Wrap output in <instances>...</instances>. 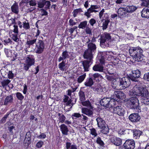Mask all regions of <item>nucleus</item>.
<instances>
[{
    "label": "nucleus",
    "mask_w": 149,
    "mask_h": 149,
    "mask_svg": "<svg viewBox=\"0 0 149 149\" xmlns=\"http://www.w3.org/2000/svg\"><path fill=\"white\" fill-rule=\"evenodd\" d=\"M143 79L149 81V72L146 73L144 74Z\"/></svg>",
    "instance_id": "nucleus-61"
},
{
    "label": "nucleus",
    "mask_w": 149,
    "mask_h": 149,
    "mask_svg": "<svg viewBox=\"0 0 149 149\" xmlns=\"http://www.w3.org/2000/svg\"><path fill=\"white\" fill-rule=\"evenodd\" d=\"M99 8V6L97 5H91L90 7L87 10V11L84 13V15L87 17L88 18L90 17L91 15V13L93 12L96 13L98 12V10L95 9Z\"/></svg>",
    "instance_id": "nucleus-13"
},
{
    "label": "nucleus",
    "mask_w": 149,
    "mask_h": 149,
    "mask_svg": "<svg viewBox=\"0 0 149 149\" xmlns=\"http://www.w3.org/2000/svg\"><path fill=\"white\" fill-rule=\"evenodd\" d=\"M129 119L132 122H136L140 120V117L138 113H133L130 115L129 117Z\"/></svg>",
    "instance_id": "nucleus-19"
},
{
    "label": "nucleus",
    "mask_w": 149,
    "mask_h": 149,
    "mask_svg": "<svg viewBox=\"0 0 149 149\" xmlns=\"http://www.w3.org/2000/svg\"><path fill=\"white\" fill-rule=\"evenodd\" d=\"M8 76V78L9 79H13L14 77V74L11 71H9L8 72H7Z\"/></svg>",
    "instance_id": "nucleus-53"
},
{
    "label": "nucleus",
    "mask_w": 149,
    "mask_h": 149,
    "mask_svg": "<svg viewBox=\"0 0 149 149\" xmlns=\"http://www.w3.org/2000/svg\"><path fill=\"white\" fill-rule=\"evenodd\" d=\"M35 62L34 56L32 55H28L26 58L25 62L23 64V69L26 71L28 70L29 68L34 64Z\"/></svg>",
    "instance_id": "nucleus-5"
},
{
    "label": "nucleus",
    "mask_w": 149,
    "mask_h": 149,
    "mask_svg": "<svg viewBox=\"0 0 149 149\" xmlns=\"http://www.w3.org/2000/svg\"><path fill=\"white\" fill-rule=\"evenodd\" d=\"M127 13H132L134 11L137 9V7L134 6H128L125 8Z\"/></svg>",
    "instance_id": "nucleus-35"
},
{
    "label": "nucleus",
    "mask_w": 149,
    "mask_h": 149,
    "mask_svg": "<svg viewBox=\"0 0 149 149\" xmlns=\"http://www.w3.org/2000/svg\"><path fill=\"white\" fill-rule=\"evenodd\" d=\"M82 11L81 9L80 8L75 9L72 13L73 14L74 17H76L79 13L82 12Z\"/></svg>",
    "instance_id": "nucleus-49"
},
{
    "label": "nucleus",
    "mask_w": 149,
    "mask_h": 149,
    "mask_svg": "<svg viewBox=\"0 0 149 149\" xmlns=\"http://www.w3.org/2000/svg\"><path fill=\"white\" fill-rule=\"evenodd\" d=\"M70 52L66 50L63 51L61 56H60L58 59V61L60 62L62 61H64L65 59L69 58L70 57Z\"/></svg>",
    "instance_id": "nucleus-18"
},
{
    "label": "nucleus",
    "mask_w": 149,
    "mask_h": 149,
    "mask_svg": "<svg viewBox=\"0 0 149 149\" xmlns=\"http://www.w3.org/2000/svg\"><path fill=\"white\" fill-rule=\"evenodd\" d=\"M37 4L38 7L40 8H42L45 6V8L46 9H49L51 5L50 2L46 0H39Z\"/></svg>",
    "instance_id": "nucleus-12"
},
{
    "label": "nucleus",
    "mask_w": 149,
    "mask_h": 149,
    "mask_svg": "<svg viewBox=\"0 0 149 149\" xmlns=\"http://www.w3.org/2000/svg\"><path fill=\"white\" fill-rule=\"evenodd\" d=\"M23 27L25 30H28L30 28L29 24L27 20L23 22Z\"/></svg>",
    "instance_id": "nucleus-47"
},
{
    "label": "nucleus",
    "mask_w": 149,
    "mask_h": 149,
    "mask_svg": "<svg viewBox=\"0 0 149 149\" xmlns=\"http://www.w3.org/2000/svg\"><path fill=\"white\" fill-rule=\"evenodd\" d=\"M118 79L116 78V79L112 83L111 86L115 89H121L120 88V85Z\"/></svg>",
    "instance_id": "nucleus-24"
},
{
    "label": "nucleus",
    "mask_w": 149,
    "mask_h": 149,
    "mask_svg": "<svg viewBox=\"0 0 149 149\" xmlns=\"http://www.w3.org/2000/svg\"><path fill=\"white\" fill-rule=\"evenodd\" d=\"M60 127L62 134L66 135H67L69 130L67 126L64 124H62L61 125Z\"/></svg>",
    "instance_id": "nucleus-28"
},
{
    "label": "nucleus",
    "mask_w": 149,
    "mask_h": 149,
    "mask_svg": "<svg viewBox=\"0 0 149 149\" xmlns=\"http://www.w3.org/2000/svg\"><path fill=\"white\" fill-rule=\"evenodd\" d=\"M82 104L84 106L87 107L90 109L93 108V107L89 101L82 102Z\"/></svg>",
    "instance_id": "nucleus-44"
},
{
    "label": "nucleus",
    "mask_w": 149,
    "mask_h": 149,
    "mask_svg": "<svg viewBox=\"0 0 149 149\" xmlns=\"http://www.w3.org/2000/svg\"><path fill=\"white\" fill-rule=\"evenodd\" d=\"M11 112H7L6 114L0 120V123L3 124L6 122L7 119L9 115L10 114Z\"/></svg>",
    "instance_id": "nucleus-40"
},
{
    "label": "nucleus",
    "mask_w": 149,
    "mask_h": 149,
    "mask_svg": "<svg viewBox=\"0 0 149 149\" xmlns=\"http://www.w3.org/2000/svg\"><path fill=\"white\" fill-rule=\"evenodd\" d=\"M79 94L80 100L81 101L84 100H85V97L84 92L80 90Z\"/></svg>",
    "instance_id": "nucleus-46"
},
{
    "label": "nucleus",
    "mask_w": 149,
    "mask_h": 149,
    "mask_svg": "<svg viewBox=\"0 0 149 149\" xmlns=\"http://www.w3.org/2000/svg\"><path fill=\"white\" fill-rule=\"evenodd\" d=\"M110 141L111 143L116 146H119L122 143V141L121 139L116 137L113 136L111 138Z\"/></svg>",
    "instance_id": "nucleus-20"
},
{
    "label": "nucleus",
    "mask_w": 149,
    "mask_h": 149,
    "mask_svg": "<svg viewBox=\"0 0 149 149\" xmlns=\"http://www.w3.org/2000/svg\"><path fill=\"white\" fill-rule=\"evenodd\" d=\"M86 73H85L78 77L77 81L78 83H80L84 80L86 77Z\"/></svg>",
    "instance_id": "nucleus-41"
},
{
    "label": "nucleus",
    "mask_w": 149,
    "mask_h": 149,
    "mask_svg": "<svg viewBox=\"0 0 149 149\" xmlns=\"http://www.w3.org/2000/svg\"><path fill=\"white\" fill-rule=\"evenodd\" d=\"M90 77L92 78L93 80L97 81L99 80V78L102 79V76L101 74L98 73H95L93 74H91L90 76Z\"/></svg>",
    "instance_id": "nucleus-34"
},
{
    "label": "nucleus",
    "mask_w": 149,
    "mask_h": 149,
    "mask_svg": "<svg viewBox=\"0 0 149 149\" xmlns=\"http://www.w3.org/2000/svg\"><path fill=\"white\" fill-rule=\"evenodd\" d=\"M143 4L145 6H147L149 5V0H142Z\"/></svg>",
    "instance_id": "nucleus-64"
},
{
    "label": "nucleus",
    "mask_w": 149,
    "mask_h": 149,
    "mask_svg": "<svg viewBox=\"0 0 149 149\" xmlns=\"http://www.w3.org/2000/svg\"><path fill=\"white\" fill-rule=\"evenodd\" d=\"M18 33H14L10 35V36L12 39L16 42L19 41V39L18 37Z\"/></svg>",
    "instance_id": "nucleus-39"
},
{
    "label": "nucleus",
    "mask_w": 149,
    "mask_h": 149,
    "mask_svg": "<svg viewBox=\"0 0 149 149\" xmlns=\"http://www.w3.org/2000/svg\"><path fill=\"white\" fill-rule=\"evenodd\" d=\"M96 22V20L93 18L91 19L89 21L90 25L92 26H93Z\"/></svg>",
    "instance_id": "nucleus-60"
},
{
    "label": "nucleus",
    "mask_w": 149,
    "mask_h": 149,
    "mask_svg": "<svg viewBox=\"0 0 149 149\" xmlns=\"http://www.w3.org/2000/svg\"><path fill=\"white\" fill-rule=\"evenodd\" d=\"M117 13L119 17L123 18L126 16L127 12L125 8H120L118 9Z\"/></svg>",
    "instance_id": "nucleus-22"
},
{
    "label": "nucleus",
    "mask_w": 149,
    "mask_h": 149,
    "mask_svg": "<svg viewBox=\"0 0 149 149\" xmlns=\"http://www.w3.org/2000/svg\"><path fill=\"white\" fill-rule=\"evenodd\" d=\"M133 136L136 139L139 138L142 133V132L139 130H133Z\"/></svg>",
    "instance_id": "nucleus-36"
},
{
    "label": "nucleus",
    "mask_w": 149,
    "mask_h": 149,
    "mask_svg": "<svg viewBox=\"0 0 149 149\" xmlns=\"http://www.w3.org/2000/svg\"><path fill=\"white\" fill-rule=\"evenodd\" d=\"M99 40L100 46L103 48L110 47L113 44L110 34L106 32L101 35Z\"/></svg>",
    "instance_id": "nucleus-2"
},
{
    "label": "nucleus",
    "mask_w": 149,
    "mask_h": 149,
    "mask_svg": "<svg viewBox=\"0 0 149 149\" xmlns=\"http://www.w3.org/2000/svg\"><path fill=\"white\" fill-rule=\"evenodd\" d=\"M124 144L127 149H134L135 147V142L133 140L127 139Z\"/></svg>",
    "instance_id": "nucleus-17"
},
{
    "label": "nucleus",
    "mask_w": 149,
    "mask_h": 149,
    "mask_svg": "<svg viewBox=\"0 0 149 149\" xmlns=\"http://www.w3.org/2000/svg\"><path fill=\"white\" fill-rule=\"evenodd\" d=\"M31 134L30 131H29L27 132L24 140V142L28 145L30 144L31 142Z\"/></svg>",
    "instance_id": "nucleus-29"
},
{
    "label": "nucleus",
    "mask_w": 149,
    "mask_h": 149,
    "mask_svg": "<svg viewBox=\"0 0 149 149\" xmlns=\"http://www.w3.org/2000/svg\"><path fill=\"white\" fill-rule=\"evenodd\" d=\"M4 52L7 57H9L11 55V53L10 49H5Z\"/></svg>",
    "instance_id": "nucleus-55"
},
{
    "label": "nucleus",
    "mask_w": 149,
    "mask_h": 149,
    "mask_svg": "<svg viewBox=\"0 0 149 149\" xmlns=\"http://www.w3.org/2000/svg\"><path fill=\"white\" fill-rule=\"evenodd\" d=\"M43 142L42 141H39L36 144V147L38 148H41L43 144Z\"/></svg>",
    "instance_id": "nucleus-63"
},
{
    "label": "nucleus",
    "mask_w": 149,
    "mask_h": 149,
    "mask_svg": "<svg viewBox=\"0 0 149 149\" xmlns=\"http://www.w3.org/2000/svg\"><path fill=\"white\" fill-rule=\"evenodd\" d=\"M96 143L102 146H103L104 145V144L103 141L101 140V138L99 136H98L97 138Z\"/></svg>",
    "instance_id": "nucleus-48"
},
{
    "label": "nucleus",
    "mask_w": 149,
    "mask_h": 149,
    "mask_svg": "<svg viewBox=\"0 0 149 149\" xmlns=\"http://www.w3.org/2000/svg\"><path fill=\"white\" fill-rule=\"evenodd\" d=\"M140 76V71L137 70H136L132 71L131 73L130 74L129 76L130 79L132 81L137 82L138 81V78Z\"/></svg>",
    "instance_id": "nucleus-10"
},
{
    "label": "nucleus",
    "mask_w": 149,
    "mask_h": 149,
    "mask_svg": "<svg viewBox=\"0 0 149 149\" xmlns=\"http://www.w3.org/2000/svg\"><path fill=\"white\" fill-rule=\"evenodd\" d=\"M93 70L95 71L102 72L104 70V67L102 64H96L93 67Z\"/></svg>",
    "instance_id": "nucleus-26"
},
{
    "label": "nucleus",
    "mask_w": 149,
    "mask_h": 149,
    "mask_svg": "<svg viewBox=\"0 0 149 149\" xmlns=\"http://www.w3.org/2000/svg\"><path fill=\"white\" fill-rule=\"evenodd\" d=\"M142 102L145 104H149V94L145 97L142 98Z\"/></svg>",
    "instance_id": "nucleus-45"
},
{
    "label": "nucleus",
    "mask_w": 149,
    "mask_h": 149,
    "mask_svg": "<svg viewBox=\"0 0 149 149\" xmlns=\"http://www.w3.org/2000/svg\"><path fill=\"white\" fill-rule=\"evenodd\" d=\"M13 27L14 28L13 31L14 33H18V26L16 25H14L13 26Z\"/></svg>",
    "instance_id": "nucleus-62"
},
{
    "label": "nucleus",
    "mask_w": 149,
    "mask_h": 149,
    "mask_svg": "<svg viewBox=\"0 0 149 149\" xmlns=\"http://www.w3.org/2000/svg\"><path fill=\"white\" fill-rule=\"evenodd\" d=\"M88 49L84 52L83 55L86 57L93 58V56L96 51V46L95 44L90 42L87 45Z\"/></svg>",
    "instance_id": "nucleus-4"
},
{
    "label": "nucleus",
    "mask_w": 149,
    "mask_h": 149,
    "mask_svg": "<svg viewBox=\"0 0 149 149\" xmlns=\"http://www.w3.org/2000/svg\"><path fill=\"white\" fill-rule=\"evenodd\" d=\"M3 42H4V44L5 45H8L9 44H11L12 43V41H11V39L9 38L4 40H3Z\"/></svg>",
    "instance_id": "nucleus-57"
},
{
    "label": "nucleus",
    "mask_w": 149,
    "mask_h": 149,
    "mask_svg": "<svg viewBox=\"0 0 149 149\" xmlns=\"http://www.w3.org/2000/svg\"><path fill=\"white\" fill-rule=\"evenodd\" d=\"M45 48V45L43 41L39 40L38 42L36 44L35 51L36 53L41 54L42 53Z\"/></svg>",
    "instance_id": "nucleus-9"
},
{
    "label": "nucleus",
    "mask_w": 149,
    "mask_h": 149,
    "mask_svg": "<svg viewBox=\"0 0 149 149\" xmlns=\"http://www.w3.org/2000/svg\"><path fill=\"white\" fill-rule=\"evenodd\" d=\"M62 61V62L58 64V67L61 70L64 71L65 70V63L64 61Z\"/></svg>",
    "instance_id": "nucleus-38"
},
{
    "label": "nucleus",
    "mask_w": 149,
    "mask_h": 149,
    "mask_svg": "<svg viewBox=\"0 0 149 149\" xmlns=\"http://www.w3.org/2000/svg\"><path fill=\"white\" fill-rule=\"evenodd\" d=\"M130 56L133 59L137 61H141L143 60L144 56L142 54L143 50L140 48L132 47L129 50Z\"/></svg>",
    "instance_id": "nucleus-3"
},
{
    "label": "nucleus",
    "mask_w": 149,
    "mask_h": 149,
    "mask_svg": "<svg viewBox=\"0 0 149 149\" xmlns=\"http://www.w3.org/2000/svg\"><path fill=\"white\" fill-rule=\"evenodd\" d=\"M98 127L100 128H101L105 125L107 124L105 121L100 117H98L96 118Z\"/></svg>",
    "instance_id": "nucleus-23"
},
{
    "label": "nucleus",
    "mask_w": 149,
    "mask_h": 149,
    "mask_svg": "<svg viewBox=\"0 0 149 149\" xmlns=\"http://www.w3.org/2000/svg\"><path fill=\"white\" fill-rule=\"evenodd\" d=\"M109 21L108 19H103L100 23H98V26L102 27L103 30L106 29L108 27Z\"/></svg>",
    "instance_id": "nucleus-21"
},
{
    "label": "nucleus",
    "mask_w": 149,
    "mask_h": 149,
    "mask_svg": "<svg viewBox=\"0 0 149 149\" xmlns=\"http://www.w3.org/2000/svg\"><path fill=\"white\" fill-rule=\"evenodd\" d=\"M118 80L121 89H124L127 88L130 84V80L129 77H124L118 79Z\"/></svg>",
    "instance_id": "nucleus-8"
},
{
    "label": "nucleus",
    "mask_w": 149,
    "mask_h": 149,
    "mask_svg": "<svg viewBox=\"0 0 149 149\" xmlns=\"http://www.w3.org/2000/svg\"><path fill=\"white\" fill-rule=\"evenodd\" d=\"M141 16L143 18H149V8L145 7L141 11Z\"/></svg>",
    "instance_id": "nucleus-25"
},
{
    "label": "nucleus",
    "mask_w": 149,
    "mask_h": 149,
    "mask_svg": "<svg viewBox=\"0 0 149 149\" xmlns=\"http://www.w3.org/2000/svg\"><path fill=\"white\" fill-rule=\"evenodd\" d=\"M10 81L8 79H3L1 81V84L3 88L7 86L10 82Z\"/></svg>",
    "instance_id": "nucleus-43"
},
{
    "label": "nucleus",
    "mask_w": 149,
    "mask_h": 149,
    "mask_svg": "<svg viewBox=\"0 0 149 149\" xmlns=\"http://www.w3.org/2000/svg\"><path fill=\"white\" fill-rule=\"evenodd\" d=\"M101 129H102L101 131V133L104 134H107L108 133L109 129L107 124L103 126Z\"/></svg>",
    "instance_id": "nucleus-37"
},
{
    "label": "nucleus",
    "mask_w": 149,
    "mask_h": 149,
    "mask_svg": "<svg viewBox=\"0 0 149 149\" xmlns=\"http://www.w3.org/2000/svg\"><path fill=\"white\" fill-rule=\"evenodd\" d=\"M16 96L17 99L20 100H22L24 98V96L22 95L19 92H17L16 93Z\"/></svg>",
    "instance_id": "nucleus-51"
},
{
    "label": "nucleus",
    "mask_w": 149,
    "mask_h": 149,
    "mask_svg": "<svg viewBox=\"0 0 149 149\" xmlns=\"http://www.w3.org/2000/svg\"><path fill=\"white\" fill-rule=\"evenodd\" d=\"M84 59L86 60H84L81 62L85 72H88L89 70L90 66L93 63V58L89 57H86V56L83 55Z\"/></svg>",
    "instance_id": "nucleus-7"
},
{
    "label": "nucleus",
    "mask_w": 149,
    "mask_h": 149,
    "mask_svg": "<svg viewBox=\"0 0 149 149\" xmlns=\"http://www.w3.org/2000/svg\"><path fill=\"white\" fill-rule=\"evenodd\" d=\"M11 9L13 13L17 14L19 12V8L17 3H15L11 6Z\"/></svg>",
    "instance_id": "nucleus-27"
},
{
    "label": "nucleus",
    "mask_w": 149,
    "mask_h": 149,
    "mask_svg": "<svg viewBox=\"0 0 149 149\" xmlns=\"http://www.w3.org/2000/svg\"><path fill=\"white\" fill-rule=\"evenodd\" d=\"M65 147L66 149H78L77 147L75 144H72L71 143L67 142L65 143Z\"/></svg>",
    "instance_id": "nucleus-32"
},
{
    "label": "nucleus",
    "mask_w": 149,
    "mask_h": 149,
    "mask_svg": "<svg viewBox=\"0 0 149 149\" xmlns=\"http://www.w3.org/2000/svg\"><path fill=\"white\" fill-rule=\"evenodd\" d=\"M92 29L89 26H87L85 29V31L86 34L92 35Z\"/></svg>",
    "instance_id": "nucleus-52"
},
{
    "label": "nucleus",
    "mask_w": 149,
    "mask_h": 149,
    "mask_svg": "<svg viewBox=\"0 0 149 149\" xmlns=\"http://www.w3.org/2000/svg\"><path fill=\"white\" fill-rule=\"evenodd\" d=\"M87 21H85L83 22H80V24L78 26V27L79 29H84L86 28L87 26Z\"/></svg>",
    "instance_id": "nucleus-42"
},
{
    "label": "nucleus",
    "mask_w": 149,
    "mask_h": 149,
    "mask_svg": "<svg viewBox=\"0 0 149 149\" xmlns=\"http://www.w3.org/2000/svg\"><path fill=\"white\" fill-rule=\"evenodd\" d=\"M113 113L119 116H123L124 115L125 111L123 107L121 106H117L113 108Z\"/></svg>",
    "instance_id": "nucleus-15"
},
{
    "label": "nucleus",
    "mask_w": 149,
    "mask_h": 149,
    "mask_svg": "<svg viewBox=\"0 0 149 149\" xmlns=\"http://www.w3.org/2000/svg\"><path fill=\"white\" fill-rule=\"evenodd\" d=\"M107 79L109 81H112L113 82L116 79V78H114L113 76L107 75L106 76Z\"/></svg>",
    "instance_id": "nucleus-56"
},
{
    "label": "nucleus",
    "mask_w": 149,
    "mask_h": 149,
    "mask_svg": "<svg viewBox=\"0 0 149 149\" xmlns=\"http://www.w3.org/2000/svg\"><path fill=\"white\" fill-rule=\"evenodd\" d=\"M94 81L90 77L87 78L86 81L84 82V85L87 87H91L94 84Z\"/></svg>",
    "instance_id": "nucleus-33"
},
{
    "label": "nucleus",
    "mask_w": 149,
    "mask_h": 149,
    "mask_svg": "<svg viewBox=\"0 0 149 149\" xmlns=\"http://www.w3.org/2000/svg\"><path fill=\"white\" fill-rule=\"evenodd\" d=\"M29 4L31 6H35L36 5L37 3L35 0H31Z\"/></svg>",
    "instance_id": "nucleus-59"
},
{
    "label": "nucleus",
    "mask_w": 149,
    "mask_h": 149,
    "mask_svg": "<svg viewBox=\"0 0 149 149\" xmlns=\"http://www.w3.org/2000/svg\"><path fill=\"white\" fill-rule=\"evenodd\" d=\"M13 96L12 95H9L7 96L5 98L4 102V105H7L13 102Z\"/></svg>",
    "instance_id": "nucleus-30"
},
{
    "label": "nucleus",
    "mask_w": 149,
    "mask_h": 149,
    "mask_svg": "<svg viewBox=\"0 0 149 149\" xmlns=\"http://www.w3.org/2000/svg\"><path fill=\"white\" fill-rule=\"evenodd\" d=\"M92 89L94 91L96 92L99 94H102L104 92V88H102L100 85L99 84H95L91 87Z\"/></svg>",
    "instance_id": "nucleus-16"
},
{
    "label": "nucleus",
    "mask_w": 149,
    "mask_h": 149,
    "mask_svg": "<svg viewBox=\"0 0 149 149\" xmlns=\"http://www.w3.org/2000/svg\"><path fill=\"white\" fill-rule=\"evenodd\" d=\"M66 119L65 117L63 114H62L61 116L59 117L58 119L60 122L63 123L64 122Z\"/></svg>",
    "instance_id": "nucleus-54"
},
{
    "label": "nucleus",
    "mask_w": 149,
    "mask_h": 149,
    "mask_svg": "<svg viewBox=\"0 0 149 149\" xmlns=\"http://www.w3.org/2000/svg\"><path fill=\"white\" fill-rule=\"evenodd\" d=\"M82 112L88 116H91L93 115V112L91 109H89L86 108H84L82 109Z\"/></svg>",
    "instance_id": "nucleus-31"
},
{
    "label": "nucleus",
    "mask_w": 149,
    "mask_h": 149,
    "mask_svg": "<svg viewBox=\"0 0 149 149\" xmlns=\"http://www.w3.org/2000/svg\"><path fill=\"white\" fill-rule=\"evenodd\" d=\"M129 94L131 96L136 95L141 96L142 99L148 95L149 92L146 88L136 85L130 91Z\"/></svg>",
    "instance_id": "nucleus-1"
},
{
    "label": "nucleus",
    "mask_w": 149,
    "mask_h": 149,
    "mask_svg": "<svg viewBox=\"0 0 149 149\" xmlns=\"http://www.w3.org/2000/svg\"><path fill=\"white\" fill-rule=\"evenodd\" d=\"M91 134L92 135L94 136V137L96 136L97 134L96 132V130L94 128H92L90 129Z\"/></svg>",
    "instance_id": "nucleus-58"
},
{
    "label": "nucleus",
    "mask_w": 149,
    "mask_h": 149,
    "mask_svg": "<svg viewBox=\"0 0 149 149\" xmlns=\"http://www.w3.org/2000/svg\"><path fill=\"white\" fill-rule=\"evenodd\" d=\"M139 100L136 97H132L128 100L126 105L130 108L137 109L139 105Z\"/></svg>",
    "instance_id": "nucleus-6"
},
{
    "label": "nucleus",
    "mask_w": 149,
    "mask_h": 149,
    "mask_svg": "<svg viewBox=\"0 0 149 149\" xmlns=\"http://www.w3.org/2000/svg\"><path fill=\"white\" fill-rule=\"evenodd\" d=\"M125 97V94L121 91H115L113 94V95L112 97L111 98L116 101H118L119 99H122Z\"/></svg>",
    "instance_id": "nucleus-14"
},
{
    "label": "nucleus",
    "mask_w": 149,
    "mask_h": 149,
    "mask_svg": "<svg viewBox=\"0 0 149 149\" xmlns=\"http://www.w3.org/2000/svg\"><path fill=\"white\" fill-rule=\"evenodd\" d=\"M111 99L109 98H104L100 101V104L102 106L106 108H110L112 107L111 102Z\"/></svg>",
    "instance_id": "nucleus-11"
},
{
    "label": "nucleus",
    "mask_w": 149,
    "mask_h": 149,
    "mask_svg": "<svg viewBox=\"0 0 149 149\" xmlns=\"http://www.w3.org/2000/svg\"><path fill=\"white\" fill-rule=\"evenodd\" d=\"M36 39H34L32 40H30L28 41H27L26 42V45H28L29 47L31 45H33L36 42Z\"/></svg>",
    "instance_id": "nucleus-50"
}]
</instances>
